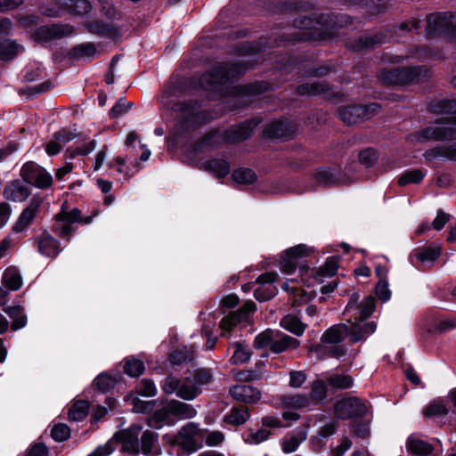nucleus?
<instances>
[{
  "instance_id": "obj_1",
  "label": "nucleus",
  "mask_w": 456,
  "mask_h": 456,
  "mask_svg": "<svg viewBox=\"0 0 456 456\" xmlns=\"http://www.w3.org/2000/svg\"><path fill=\"white\" fill-rule=\"evenodd\" d=\"M359 298L360 295L354 293L344 311V315L351 323L348 326V338L352 344L365 341L377 329V323L374 321L363 322L375 311L374 297H366L358 303Z\"/></svg>"
},
{
  "instance_id": "obj_2",
  "label": "nucleus",
  "mask_w": 456,
  "mask_h": 456,
  "mask_svg": "<svg viewBox=\"0 0 456 456\" xmlns=\"http://www.w3.org/2000/svg\"><path fill=\"white\" fill-rule=\"evenodd\" d=\"M142 427L133 425L126 430L117 433L114 437L122 443L123 449L130 452H138L141 451L145 456H154L159 452L158 435L152 431L146 430L142 433L141 443L138 436L141 434Z\"/></svg>"
},
{
  "instance_id": "obj_3",
  "label": "nucleus",
  "mask_w": 456,
  "mask_h": 456,
  "mask_svg": "<svg viewBox=\"0 0 456 456\" xmlns=\"http://www.w3.org/2000/svg\"><path fill=\"white\" fill-rule=\"evenodd\" d=\"M96 215L97 212H94L93 215L83 216L77 208H70L68 201H64L60 211L53 217L52 231L61 239L69 241L77 232V224H89Z\"/></svg>"
},
{
  "instance_id": "obj_4",
  "label": "nucleus",
  "mask_w": 456,
  "mask_h": 456,
  "mask_svg": "<svg viewBox=\"0 0 456 456\" xmlns=\"http://www.w3.org/2000/svg\"><path fill=\"white\" fill-rule=\"evenodd\" d=\"M196 414L197 411L192 405L172 399L153 412L148 419V426L159 429L163 426L175 425L177 419H192Z\"/></svg>"
},
{
  "instance_id": "obj_5",
  "label": "nucleus",
  "mask_w": 456,
  "mask_h": 456,
  "mask_svg": "<svg viewBox=\"0 0 456 456\" xmlns=\"http://www.w3.org/2000/svg\"><path fill=\"white\" fill-rule=\"evenodd\" d=\"M258 124L259 120L250 119L240 125L232 126L222 133L219 131H212L201 138L198 142V148L200 150H211L222 142L245 140L251 135L253 130Z\"/></svg>"
},
{
  "instance_id": "obj_6",
  "label": "nucleus",
  "mask_w": 456,
  "mask_h": 456,
  "mask_svg": "<svg viewBox=\"0 0 456 456\" xmlns=\"http://www.w3.org/2000/svg\"><path fill=\"white\" fill-rule=\"evenodd\" d=\"M428 77V69L425 66L404 68H384L378 73V78L387 85L404 86L423 81Z\"/></svg>"
},
{
  "instance_id": "obj_7",
  "label": "nucleus",
  "mask_w": 456,
  "mask_h": 456,
  "mask_svg": "<svg viewBox=\"0 0 456 456\" xmlns=\"http://www.w3.org/2000/svg\"><path fill=\"white\" fill-rule=\"evenodd\" d=\"M247 69L242 63H220L212 70L205 73L200 78V86L205 90H212L221 85L232 82L239 75Z\"/></svg>"
},
{
  "instance_id": "obj_8",
  "label": "nucleus",
  "mask_w": 456,
  "mask_h": 456,
  "mask_svg": "<svg viewBox=\"0 0 456 456\" xmlns=\"http://www.w3.org/2000/svg\"><path fill=\"white\" fill-rule=\"evenodd\" d=\"M436 124L438 126H428L411 134V140L418 142L456 140V115L441 118L436 121Z\"/></svg>"
},
{
  "instance_id": "obj_9",
  "label": "nucleus",
  "mask_w": 456,
  "mask_h": 456,
  "mask_svg": "<svg viewBox=\"0 0 456 456\" xmlns=\"http://www.w3.org/2000/svg\"><path fill=\"white\" fill-rule=\"evenodd\" d=\"M177 93L178 87L176 85H168L159 96V102L164 108L177 112L186 121H191L195 116L203 114L201 111H198L199 105L197 102H175L173 98L177 95Z\"/></svg>"
},
{
  "instance_id": "obj_10",
  "label": "nucleus",
  "mask_w": 456,
  "mask_h": 456,
  "mask_svg": "<svg viewBox=\"0 0 456 456\" xmlns=\"http://www.w3.org/2000/svg\"><path fill=\"white\" fill-rule=\"evenodd\" d=\"M308 255L309 248L305 244H299L288 248L285 251L284 256H282L281 270L286 274H292L298 268L301 276L306 275L310 269L303 258Z\"/></svg>"
},
{
  "instance_id": "obj_11",
  "label": "nucleus",
  "mask_w": 456,
  "mask_h": 456,
  "mask_svg": "<svg viewBox=\"0 0 456 456\" xmlns=\"http://www.w3.org/2000/svg\"><path fill=\"white\" fill-rule=\"evenodd\" d=\"M426 34L428 37L438 35L456 36V13H432L427 17Z\"/></svg>"
},
{
  "instance_id": "obj_12",
  "label": "nucleus",
  "mask_w": 456,
  "mask_h": 456,
  "mask_svg": "<svg viewBox=\"0 0 456 456\" xmlns=\"http://www.w3.org/2000/svg\"><path fill=\"white\" fill-rule=\"evenodd\" d=\"M199 432L198 425L193 422H189L180 428L172 441V444L181 451V452L178 451V455H190L199 449L197 442Z\"/></svg>"
},
{
  "instance_id": "obj_13",
  "label": "nucleus",
  "mask_w": 456,
  "mask_h": 456,
  "mask_svg": "<svg viewBox=\"0 0 456 456\" xmlns=\"http://www.w3.org/2000/svg\"><path fill=\"white\" fill-rule=\"evenodd\" d=\"M379 106L376 103L368 105L343 106L338 110L340 120L348 125L356 124L370 118L379 112Z\"/></svg>"
},
{
  "instance_id": "obj_14",
  "label": "nucleus",
  "mask_w": 456,
  "mask_h": 456,
  "mask_svg": "<svg viewBox=\"0 0 456 456\" xmlns=\"http://www.w3.org/2000/svg\"><path fill=\"white\" fill-rule=\"evenodd\" d=\"M20 176L27 184H33L41 189L50 187L53 183L51 174L33 161L26 162L21 167Z\"/></svg>"
},
{
  "instance_id": "obj_15",
  "label": "nucleus",
  "mask_w": 456,
  "mask_h": 456,
  "mask_svg": "<svg viewBox=\"0 0 456 456\" xmlns=\"http://www.w3.org/2000/svg\"><path fill=\"white\" fill-rule=\"evenodd\" d=\"M334 410L337 417L344 420L362 418L367 413L365 403L357 397H349L338 402Z\"/></svg>"
},
{
  "instance_id": "obj_16",
  "label": "nucleus",
  "mask_w": 456,
  "mask_h": 456,
  "mask_svg": "<svg viewBox=\"0 0 456 456\" xmlns=\"http://www.w3.org/2000/svg\"><path fill=\"white\" fill-rule=\"evenodd\" d=\"M56 4L59 9L42 6L41 12L48 17H57L60 14V10L77 15L86 14L92 10V5L88 0H56Z\"/></svg>"
},
{
  "instance_id": "obj_17",
  "label": "nucleus",
  "mask_w": 456,
  "mask_h": 456,
  "mask_svg": "<svg viewBox=\"0 0 456 456\" xmlns=\"http://www.w3.org/2000/svg\"><path fill=\"white\" fill-rule=\"evenodd\" d=\"M12 29V21L7 18L0 19V60L10 61L19 53L23 51V47L17 45L10 39H4Z\"/></svg>"
},
{
  "instance_id": "obj_18",
  "label": "nucleus",
  "mask_w": 456,
  "mask_h": 456,
  "mask_svg": "<svg viewBox=\"0 0 456 456\" xmlns=\"http://www.w3.org/2000/svg\"><path fill=\"white\" fill-rule=\"evenodd\" d=\"M325 15L317 16L314 14L310 17H301L295 20V26L303 31L297 32L294 35L295 40H308L314 37L317 33L314 31L322 30L324 28L323 21Z\"/></svg>"
},
{
  "instance_id": "obj_19",
  "label": "nucleus",
  "mask_w": 456,
  "mask_h": 456,
  "mask_svg": "<svg viewBox=\"0 0 456 456\" xmlns=\"http://www.w3.org/2000/svg\"><path fill=\"white\" fill-rule=\"evenodd\" d=\"M278 279L275 272H266L262 273L255 281L258 285L254 289V297L259 302H265L274 297L278 292L274 282Z\"/></svg>"
},
{
  "instance_id": "obj_20",
  "label": "nucleus",
  "mask_w": 456,
  "mask_h": 456,
  "mask_svg": "<svg viewBox=\"0 0 456 456\" xmlns=\"http://www.w3.org/2000/svg\"><path fill=\"white\" fill-rule=\"evenodd\" d=\"M392 37H394V34L391 30L366 33L362 35L355 43L351 44L349 47L354 51L371 49L388 42Z\"/></svg>"
},
{
  "instance_id": "obj_21",
  "label": "nucleus",
  "mask_w": 456,
  "mask_h": 456,
  "mask_svg": "<svg viewBox=\"0 0 456 456\" xmlns=\"http://www.w3.org/2000/svg\"><path fill=\"white\" fill-rule=\"evenodd\" d=\"M229 393L234 400L244 403H256L261 398L260 391L250 385L232 386Z\"/></svg>"
},
{
  "instance_id": "obj_22",
  "label": "nucleus",
  "mask_w": 456,
  "mask_h": 456,
  "mask_svg": "<svg viewBox=\"0 0 456 456\" xmlns=\"http://www.w3.org/2000/svg\"><path fill=\"white\" fill-rule=\"evenodd\" d=\"M256 309V304L253 301H248L238 310V312L223 318L220 325L222 328H226L227 326L228 329H232L238 323L247 321L249 314L254 313Z\"/></svg>"
},
{
  "instance_id": "obj_23",
  "label": "nucleus",
  "mask_w": 456,
  "mask_h": 456,
  "mask_svg": "<svg viewBox=\"0 0 456 456\" xmlns=\"http://www.w3.org/2000/svg\"><path fill=\"white\" fill-rule=\"evenodd\" d=\"M29 195V185L20 180L12 181L4 190L5 200H27Z\"/></svg>"
},
{
  "instance_id": "obj_24",
  "label": "nucleus",
  "mask_w": 456,
  "mask_h": 456,
  "mask_svg": "<svg viewBox=\"0 0 456 456\" xmlns=\"http://www.w3.org/2000/svg\"><path fill=\"white\" fill-rule=\"evenodd\" d=\"M37 248L40 254L48 257H56L61 250L60 241L47 232L37 240Z\"/></svg>"
},
{
  "instance_id": "obj_25",
  "label": "nucleus",
  "mask_w": 456,
  "mask_h": 456,
  "mask_svg": "<svg viewBox=\"0 0 456 456\" xmlns=\"http://www.w3.org/2000/svg\"><path fill=\"white\" fill-rule=\"evenodd\" d=\"M424 156L428 161L439 159L456 162V143L436 146L428 150Z\"/></svg>"
},
{
  "instance_id": "obj_26",
  "label": "nucleus",
  "mask_w": 456,
  "mask_h": 456,
  "mask_svg": "<svg viewBox=\"0 0 456 456\" xmlns=\"http://www.w3.org/2000/svg\"><path fill=\"white\" fill-rule=\"evenodd\" d=\"M277 333L278 335L275 337V339H273V343L271 347L272 353L281 354L288 350L297 349L299 346L300 341L297 338L279 330H277Z\"/></svg>"
},
{
  "instance_id": "obj_27",
  "label": "nucleus",
  "mask_w": 456,
  "mask_h": 456,
  "mask_svg": "<svg viewBox=\"0 0 456 456\" xmlns=\"http://www.w3.org/2000/svg\"><path fill=\"white\" fill-rule=\"evenodd\" d=\"M42 201H31V203L22 211L18 221L13 226L16 232H23L35 219Z\"/></svg>"
},
{
  "instance_id": "obj_28",
  "label": "nucleus",
  "mask_w": 456,
  "mask_h": 456,
  "mask_svg": "<svg viewBox=\"0 0 456 456\" xmlns=\"http://www.w3.org/2000/svg\"><path fill=\"white\" fill-rule=\"evenodd\" d=\"M348 337V325L338 323L331 326L322 336V341L327 344H338Z\"/></svg>"
},
{
  "instance_id": "obj_29",
  "label": "nucleus",
  "mask_w": 456,
  "mask_h": 456,
  "mask_svg": "<svg viewBox=\"0 0 456 456\" xmlns=\"http://www.w3.org/2000/svg\"><path fill=\"white\" fill-rule=\"evenodd\" d=\"M204 170L212 173L217 178L225 177L230 172V164L224 158H215L202 164Z\"/></svg>"
},
{
  "instance_id": "obj_30",
  "label": "nucleus",
  "mask_w": 456,
  "mask_h": 456,
  "mask_svg": "<svg viewBox=\"0 0 456 456\" xmlns=\"http://www.w3.org/2000/svg\"><path fill=\"white\" fill-rule=\"evenodd\" d=\"M281 403L284 408L302 410L312 408L308 395L295 394L284 395L281 397Z\"/></svg>"
},
{
  "instance_id": "obj_31",
  "label": "nucleus",
  "mask_w": 456,
  "mask_h": 456,
  "mask_svg": "<svg viewBox=\"0 0 456 456\" xmlns=\"http://www.w3.org/2000/svg\"><path fill=\"white\" fill-rule=\"evenodd\" d=\"M4 312L12 320L11 328L12 330H18L27 325V315L24 307L21 305H12L4 308Z\"/></svg>"
},
{
  "instance_id": "obj_32",
  "label": "nucleus",
  "mask_w": 456,
  "mask_h": 456,
  "mask_svg": "<svg viewBox=\"0 0 456 456\" xmlns=\"http://www.w3.org/2000/svg\"><path fill=\"white\" fill-rule=\"evenodd\" d=\"M250 418V413L247 407H232L229 412L224 416V422L234 427L246 423Z\"/></svg>"
},
{
  "instance_id": "obj_33",
  "label": "nucleus",
  "mask_w": 456,
  "mask_h": 456,
  "mask_svg": "<svg viewBox=\"0 0 456 456\" xmlns=\"http://www.w3.org/2000/svg\"><path fill=\"white\" fill-rule=\"evenodd\" d=\"M3 285L8 289L16 291L22 286V277L15 266L5 269L2 277Z\"/></svg>"
},
{
  "instance_id": "obj_34",
  "label": "nucleus",
  "mask_w": 456,
  "mask_h": 456,
  "mask_svg": "<svg viewBox=\"0 0 456 456\" xmlns=\"http://www.w3.org/2000/svg\"><path fill=\"white\" fill-rule=\"evenodd\" d=\"M280 325L289 332L296 335L302 336L306 329V324L302 322L299 317L294 314H287L280 321Z\"/></svg>"
},
{
  "instance_id": "obj_35",
  "label": "nucleus",
  "mask_w": 456,
  "mask_h": 456,
  "mask_svg": "<svg viewBox=\"0 0 456 456\" xmlns=\"http://www.w3.org/2000/svg\"><path fill=\"white\" fill-rule=\"evenodd\" d=\"M330 90V86L324 81H316L313 83H305L297 87V93L305 96H316L321 94H328Z\"/></svg>"
},
{
  "instance_id": "obj_36",
  "label": "nucleus",
  "mask_w": 456,
  "mask_h": 456,
  "mask_svg": "<svg viewBox=\"0 0 456 456\" xmlns=\"http://www.w3.org/2000/svg\"><path fill=\"white\" fill-rule=\"evenodd\" d=\"M328 395V387L322 379H315L311 386L309 396L313 407L322 404Z\"/></svg>"
},
{
  "instance_id": "obj_37",
  "label": "nucleus",
  "mask_w": 456,
  "mask_h": 456,
  "mask_svg": "<svg viewBox=\"0 0 456 456\" xmlns=\"http://www.w3.org/2000/svg\"><path fill=\"white\" fill-rule=\"evenodd\" d=\"M406 448L411 453L418 456H428L434 451L433 445L429 443L411 436L406 441Z\"/></svg>"
},
{
  "instance_id": "obj_38",
  "label": "nucleus",
  "mask_w": 456,
  "mask_h": 456,
  "mask_svg": "<svg viewBox=\"0 0 456 456\" xmlns=\"http://www.w3.org/2000/svg\"><path fill=\"white\" fill-rule=\"evenodd\" d=\"M189 377L181 379L180 387L177 392V396L186 400L191 401L202 393V389H199Z\"/></svg>"
},
{
  "instance_id": "obj_39",
  "label": "nucleus",
  "mask_w": 456,
  "mask_h": 456,
  "mask_svg": "<svg viewBox=\"0 0 456 456\" xmlns=\"http://www.w3.org/2000/svg\"><path fill=\"white\" fill-rule=\"evenodd\" d=\"M265 134L272 138H289L292 136V131L286 121H274L268 125Z\"/></svg>"
},
{
  "instance_id": "obj_40",
  "label": "nucleus",
  "mask_w": 456,
  "mask_h": 456,
  "mask_svg": "<svg viewBox=\"0 0 456 456\" xmlns=\"http://www.w3.org/2000/svg\"><path fill=\"white\" fill-rule=\"evenodd\" d=\"M231 347L233 348V354L230 358V362L232 364H243L249 361L252 351L244 343L241 341H236L231 345Z\"/></svg>"
},
{
  "instance_id": "obj_41",
  "label": "nucleus",
  "mask_w": 456,
  "mask_h": 456,
  "mask_svg": "<svg viewBox=\"0 0 456 456\" xmlns=\"http://www.w3.org/2000/svg\"><path fill=\"white\" fill-rule=\"evenodd\" d=\"M123 370L127 376L137 378L145 371V365L142 360L130 356L124 360Z\"/></svg>"
},
{
  "instance_id": "obj_42",
  "label": "nucleus",
  "mask_w": 456,
  "mask_h": 456,
  "mask_svg": "<svg viewBox=\"0 0 456 456\" xmlns=\"http://www.w3.org/2000/svg\"><path fill=\"white\" fill-rule=\"evenodd\" d=\"M338 269V258L337 256H329L324 265L320 266L319 269L315 272L314 277L317 278H324V277H332L334 276ZM314 270H311V273L313 274Z\"/></svg>"
},
{
  "instance_id": "obj_43",
  "label": "nucleus",
  "mask_w": 456,
  "mask_h": 456,
  "mask_svg": "<svg viewBox=\"0 0 456 456\" xmlns=\"http://www.w3.org/2000/svg\"><path fill=\"white\" fill-rule=\"evenodd\" d=\"M90 403L88 401H77L69 410V419L73 421H81L88 415Z\"/></svg>"
},
{
  "instance_id": "obj_44",
  "label": "nucleus",
  "mask_w": 456,
  "mask_h": 456,
  "mask_svg": "<svg viewBox=\"0 0 456 456\" xmlns=\"http://www.w3.org/2000/svg\"><path fill=\"white\" fill-rule=\"evenodd\" d=\"M270 89V86L265 82H256L244 86L236 87V93L241 97L246 98L259 94Z\"/></svg>"
},
{
  "instance_id": "obj_45",
  "label": "nucleus",
  "mask_w": 456,
  "mask_h": 456,
  "mask_svg": "<svg viewBox=\"0 0 456 456\" xmlns=\"http://www.w3.org/2000/svg\"><path fill=\"white\" fill-rule=\"evenodd\" d=\"M40 32L45 35V39H55L72 34L73 28L69 25H53L41 28Z\"/></svg>"
},
{
  "instance_id": "obj_46",
  "label": "nucleus",
  "mask_w": 456,
  "mask_h": 456,
  "mask_svg": "<svg viewBox=\"0 0 456 456\" xmlns=\"http://www.w3.org/2000/svg\"><path fill=\"white\" fill-rule=\"evenodd\" d=\"M441 256V248L439 247H424L418 248L414 250V256L420 262H434Z\"/></svg>"
},
{
  "instance_id": "obj_47",
  "label": "nucleus",
  "mask_w": 456,
  "mask_h": 456,
  "mask_svg": "<svg viewBox=\"0 0 456 456\" xmlns=\"http://www.w3.org/2000/svg\"><path fill=\"white\" fill-rule=\"evenodd\" d=\"M316 180L325 185L342 183L345 181L338 177V174L330 167L320 168L315 175Z\"/></svg>"
},
{
  "instance_id": "obj_48",
  "label": "nucleus",
  "mask_w": 456,
  "mask_h": 456,
  "mask_svg": "<svg viewBox=\"0 0 456 456\" xmlns=\"http://www.w3.org/2000/svg\"><path fill=\"white\" fill-rule=\"evenodd\" d=\"M232 180L239 184H251L256 180V174L250 168L240 167L232 174Z\"/></svg>"
},
{
  "instance_id": "obj_49",
  "label": "nucleus",
  "mask_w": 456,
  "mask_h": 456,
  "mask_svg": "<svg viewBox=\"0 0 456 456\" xmlns=\"http://www.w3.org/2000/svg\"><path fill=\"white\" fill-rule=\"evenodd\" d=\"M189 378L193 380L192 382L197 385L199 389H202L203 386L208 385L213 381V373L210 369L199 368Z\"/></svg>"
},
{
  "instance_id": "obj_50",
  "label": "nucleus",
  "mask_w": 456,
  "mask_h": 456,
  "mask_svg": "<svg viewBox=\"0 0 456 456\" xmlns=\"http://www.w3.org/2000/svg\"><path fill=\"white\" fill-rule=\"evenodd\" d=\"M277 330L267 329L265 331L259 333L254 339V346L256 349H262L269 347L271 349L273 343V339L277 337Z\"/></svg>"
},
{
  "instance_id": "obj_51",
  "label": "nucleus",
  "mask_w": 456,
  "mask_h": 456,
  "mask_svg": "<svg viewBox=\"0 0 456 456\" xmlns=\"http://www.w3.org/2000/svg\"><path fill=\"white\" fill-rule=\"evenodd\" d=\"M116 383V379L106 372L99 374L94 380V387L102 393H107L113 389Z\"/></svg>"
},
{
  "instance_id": "obj_52",
  "label": "nucleus",
  "mask_w": 456,
  "mask_h": 456,
  "mask_svg": "<svg viewBox=\"0 0 456 456\" xmlns=\"http://www.w3.org/2000/svg\"><path fill=\"white\" fill-rule=\"evenodd\" d=\"M449 412V408L445 405L443 400H434L424 410L423 414L425 417H439L445 416Z\"/></svg>"
},
{
  "instance_id": "obj_53",
  "label": "nucleus",
  "mask_w": 456,
  "mask_h": 456,
  "mask_svg": "<svg viewBox=\"0 0 456 456\" xmlns=\"http://www.w3.org/2000/svg\"><path fill=\"white\" fill-rule=\"evenodd\" d=\"M328 384L338 389H346L353 387L354 379L350 375L336 374L328 379Z\"/></svg>"
},
{
  "instance_id": "obj_54",
  "label": "nucleus",
  "mask_w": 456,
  "mask_h": 456,
  "mask_svg": "<svg viewBox=\"0 0 456 456\" xmlns=\"http://www.w3.org/2000/svg\"><path fill=\"white\" fill-rule=\"evenodd\" d=\"M426 172L421 169L406 171L400 176L398 183L402 186L410 183H418L424 178Z\"/></svg>"
},
{
  "instance_id": "obj_55",
  "label": "nucleus",
  "mask_w": 456,
  "mask_h": 456,
  "mask_svg": "<svg viewBox=\"0 0 456 456\" xmlns=\"http://www.w3.org/2000/svg\"><path fill=\"white\" fill-rule=\"evenodd\" d=\"M433 111L437 114H456V100H442L433 106Z\"/></svg>"
},
{
  "instance_id": "obj_56",
  "label": "nucleus",
  "mask_w": 456,
  "mask_h": 456,
  "mask_svg": "<svg viewBox=\"0 0 456 456\" xmlns=\"http://www.w3.org/2000/svg\"><path fill=\"white\" fill-rule=\"evenodd\" d=\"M281 289L287 293L292 295L295 297V300H304L306 297V292L304 289L297 286V284L293 281H286L281 284Z\"/></svg>"
},
{
  "instance_id": "obj_57",
  "label": "nucleus",
  "mask_w": 456,
  "mask_h": 456,
  "mask_svg": "<svg viewBox=\"0 0 456 456\" xmlns=\"http://www.w3.org/2000/svg\"><path fill=\"white\" fill-rule=\"evenodd\" d=\"M180 383H181L180 379L170 374V375H167L164 379V380L161 382V388L166 395L175 394L177 395V392L180 387Z\"/></svg>"
},
{
  "instance_id": "obj_58",
  "label": "nucleus",
  "mask_w": 456,
  "mask_h": 456,
  "mask_svg": "<svg viewBox=\"0 0 456 456\" xmlns=\"http://www.w3.org/2000/svg\"><path fill=\"white\" fill-rule=\"evenodd\" d=\"M96 53L95 45L92 43L81 44L72 48L71 56L77 59L91 57Z\"/></svg>"
},
{
  "instance_id": "obj_59",
  "label": "nucleus",
  "mask_w": 456,
  "mask_h": 456,
  "mask_svg": "<svg viewBox=\"0 0 456 456\" xmlns=\"http://www.w3.org/2000/svg\"><path fill=\"white\" fill-rule=\"evenodd\" d=\"M136 392L142 396L151 397L156 395L157 387L151 379H143L136 386Z\"/></svg>"
},
{
  "instance_id": "obj_60",
  "label": "nucleus",
  "mask_w": 456,
  "mask_h": 456,
  "mask_svg": "<svg viewBox=\"0 0 456 456\" xmlns=\"http://www.w3.org/2000/svg\"><path fill=\"white\" fill-rule=\"evenodd\" d=\"M70 429L66 424L59 423L53 427L51 437L56 442H63L69 438Z\"/></svg>"
},
{
  "instance_id": "obj_61",
  "label": "nucleus",
  "mask_w": 456,
  "mask_h": 456,
  "mask_svg": "<svg viewBox=\"0 0 456 456\" xmlns=\"http://www.w3.org/2000/svg\"><path fill=\"white\" fill-rule=\"evenodd\" d=\"M434 327L436 331L447 332L456 328V319L435 317Z\"/></svg>"
},
{
  "instance_id": "obj_62",
  "label": "nucleus",
  "mask_w": 456,
  "mask_h": 456,
  "mask_svg": "<svg viewBox=\"0 0 456 456\" xmlns=\"http://www.w3.org/2000/svg\"><path fill=\"white\" fill-rule=\"evenodd\" d=\"M360 5L367 10L371 15L381 13L385 11L386 5L380 0H360Z\"/></svg>"
},
{
  "instance_id": "obj_63",
  "label": "nucleus",
  "mask_w": 456,
  "mask_h": 456,
  "mask_svg": "<svg viewBox=\"0 0 456 456\" xmlns=\"http://www.w3.org/2000/svg\"><path fill=\"white\" fill-rule=\"evenodd\" d=\"M378 160V153L372 148H367L360 151L359 161L366 167H372Z\"/></svg>"
},
{
  "instance_id": "obj_64",
  "label": "nucleus",
  "mask_w": 456,
  "mask_h": 456,
  "mask_svg": "<svg viewBox=\"0 0 456 456\" xmlns=\"http://www.w3.org/2000/svg\"><path fill=\"white\" fill-rule=\"evenodd\" d=\"M323 354L327 357L341 359L346 354V349L344 346L330 344L323 347Z\"/></svg>"
}]
</instances>
